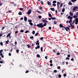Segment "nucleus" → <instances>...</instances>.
<instances>
[{
	"instance_id": "obj_62",
	"label": "nucleus",
	"mask_w": 78,
	"mask_h": 78,
	"mask_svg": "<svg viewBox=\"0 0 78 78\" xmlns=\"http://www.w3.org/2000/svg\"><path fill=\"white\" fill-rule=\"evenodd\" d=\"M34 37H33V36H32V37H30V39H32V38H33Z\"/></svg>"
},
{
	"instance_id": "obj_29",
	"label": "nucleus",
	"mask_w": 78,
	"mask_h": 78,
	"mask_svg": "<svg viewBox=\"0 0 78 78\" xmlns=\"http://www.w3.org/2000/svg\"><path fill=\"white\" fill-rule=\"evenodd\" d=\"M75 21L76 22H78V18H76L75 19Z\"/></svg>"
},
{
	"instance_id": "obj_44",
	"label": "nucleus",
	"mask_w": 78,
	"mask_h": 78,
	"mask_svg": "<svg viewBox=\"0 0 78 78\" xmlns=\"http://www.w3.org/2000/svg\"><path fill=\"white\" fill-rule=\"evenodd\" d=\"M63 5V4H62V3L60 5V8H61V7H62V5Z\"/></svg>"
},
{
	"instance_id": "obj_55",
	"label": "nucleus",
	"mask_w": 78,
	"mask_h": 78,
	"mask_svg": "<svg viewBox=\"0 0 78 78\" xmlns=\"http://www.w3.org/2000/svg\"><path fill=\"white\" fill-rule=\"evenodd\" d=\"M24 31L23 30H21L20 31V32H21V33H23V32Z\"/></svg>"
},
{
	"instance_id": "obj_18",
	"label": "nucleus",
	"mask_w": 78,
	"mask_h": 78,
	"mask_svg": "<svg viewBox=\"0 0 78 78\" xmlns=\"http://www.w3.org/2000/svg\"><path fill=\"white\" fill-rule=\"evenodd\" d=\"M67 51H65L66 52H69V48H68V49H66Z\"/></svg>"
},
{
	"instance_id": "obj_48",
	"label": "nucleus",
	"mask_w": 78,
	"mask_h": 78,
	"mask_svg": "<svg viewBox=\"0 0 78 78\" xmlns=\"http://www.w3.org/2000/svg\"><path fill=\"white\" fill-rule=\"evenodd\" d=\"M38 34H39L38 33H36L35 34V36H37V35Z\"/></svg>"
},
{
	"instance_id": "obj_23",
	"label": "nucleus",
	"mask_w": 78,
	"mask_h": 78,
	"mask_svg": "<svg viewBox=\"0 0 78 78\" xmlns=\"http://www.w3.org/2000/svg\"><path fill=\"white\" fill-rule=\"evenodd\" d=\"M18 14L19 15H21L22 14V12H20L18 13Z\"/></svg>"
},
{
	"instance_id": "obj_14",
	"label": "nucleus",
	"mask_w": 78,
	"mask_h": 78,
	"mask_svg": "<svg viewBox=\"0 0 78 78\" xmlns=\"http://www.w3.org/2000/svg\"><path fill=\"white\" fill-rule=\"evenodd\" d=\"M37 13H38V14H42V12H41V11H37Z\"/></svg>"
},
{
	"instance_id": "obj_38",
	"label": "nucleus",
	"mask_w": 78,
	"mask_h": 78,
	"mask_svg": "<svg viewBox=\"0 0 78 78\" xmlns=\"http://www.w3.org/2000/svg\"><path fill=\"white\" fill-rule=\"evenodd\" d=\"M23 9V8H20V11H22Z\"/></svg>"
},
{
	"instance_id": "obj_24",
	"label": "nucleus",
	"mask_w": 78,
	"mask_h": 78,
	"mask_svg": "<svg viewBox=\"0 0 78 78\" xmlns=\"http://www.w3.org/2000/svg\"><path fill=\"white\" fill-rule=\"evenodd\" d=\"M51 19H52V20H55L56 19V18H53V17H51Z\"/></svg>"
},
{
	"instance_id": "obj_40",
	"label": "nucleus",
	"mask_w": 78,
	"mask_h": 78,
	"mask_svg": "<svg viewBox=\"0 0 78 78\" xmlns=\"http://www.w3.org/2000/svg\"><path fill=\"white\" fill-rule=\"evenodd\" d=\"M58 76L59 78H61V74L58 75Z\"/></svg>"
},
{
	"instance_id": "obj_12",
	"label": "nucleus",
	"mask_w": 78,
	"mask_h": 78,
	"mask_svg": "<svg viewBox=\"0 0 78 78\" xmlns=\"http://www.w3.org/2000/svg\"><path fill=\"white\" fill-rule=\"evenodd\" d=\"M52 11H55V8H51L50 9Z\"/></svg>"
},
{
	"instance_id": "obj_33",
	"label": "nucleus",
	"mask_w": 78,
	"mask_h": 78,
	"mask_svg": "<svg viewBox=\"0 0 78 78\" xmlns=\"http://www.w3.org/2000/svg\"><path fill=\"white\" fill-rule=\"evenodd\" d=\"M27 45L28 46V48H30V47H31V46L30 45L27 44Z\"/></svg>"
},
{
	"instance_id": "obj_51",
	"label": "nucleus",
	"mask_w": 78,
	"mask_h": 78,
	"mask_svg": "<svg viewBox=\"0 0 78 78\" xmlns=\"http://www.w3.org/2000/svg\"><path fill=\"white\" fill-rule=\"evenodd\" d=\"M39 19H41L42 18V16H38Z\"/></svg>"
},
{
	"instance_id": "obj_50",
	"label": "nucleus",
	"mask_w": 78,
	"mask_h": 78,
	"mask_svg": "<svg viewBox=\"0 0 78 78\" xmlns=\"http://www.w3.org/2000/svg\"><path fill=\"white\" fill-rule=\"evenodd\" d=\"M71 61H74V59H73V58H72L71 59Z\"/></svg>"
},
{
	"instance_id": "obj_27",
	"label": "nucleus",
	"mask_w": 78,
	"mask_h": 78,
	"mask_svg": "<svg viewBox=\"0 0 78 78\" xmlns=\"http://www.w3.org/2000/svg\"><path fill=\"white\" fill-rule=\"evenodd\" d=\"M42 7H41L40 6L39 7V9H40V10H41V11H42Z\"/></svg>"
},
{
	"instance_id": "obj_6",
	"label": "nucleus",
	"mask_w": 78,
	"mask_h": 78,
	"mask_svg": "<svg viewBox=\"0 0 78 78\" xmlns=\"http://www.w3.org/2000/svg\"><path fill=\"white\" fill-rule=\"evenodd\" d=\"M40 48V46L39 45H37V47H36L35 48V49L36 50H37V48Z\"/></svg>"
},
{
	"instance_id": "obj_16",
	"label": "nucleus",
	"mask_w": 78,
	"mask_h": 78,
	"mask_svg": "<svg viewBox=\"0 0 78 78\" xmlns=\"http://www.w3.org/2000/svg\"><path fill=\"white\" fill-rule=\"evenodd\" d=\"M28 22H29V23H31L32 22V21L30 19L28 20Z\"/></svg>"
},
{
	"instance_id": "obj_13",
	"label": "nucleus",
	"mask_w": 78,
	"mask_h": 78,
	"mask_svg": "<svg viewBox=\"0 0 78 78\" xmlns=\"http://www.w3.org/2000/svg\"><path fill=\"white\" fill-rule=\"evenodd\" d=\"M11 33H9V34H8V35H7L6 36L7 37H9V36H10V35H11Z\"/></svg>"
},
{
	"instance_id": "obj_43",
	"label": "nucleus",
	"mask_w": 78,
	"mask_h": 78,
	"mask_svg": "<svg viewBox=\"0 0 78 78\" xmlns=\"http://www.w3.org/2000/svg\"><path fill=\"white\" fill-rule=\"evenodd\" d=\"M16 51L17 52V53H19V49H17L16 50Z\"/></svg>"
},
{
	"instance_id": "obj_32",
	"label": "nucleus",
	"mask_w": 78,
	"mask_h": 78,
	"mask_svg": "<svg viewBox=\"0 0 78 78\" xmlns=\"http://www.w3.org/2000/svg\"><path fill=\"white\" fill-rule=\"evenodd\" d=\"M65 11V9L64 8V9H62V12H64Z\"/></svg>"
},
{
	"instance_id": "obj_47",
	"label": "nucleus",
	"mask_w": 78,
	"mask_h": 78,
	"mask_svg": "<svg viewBox=\"0 0 78 78\" xmlns=\"http://www.w3.org/2000/svg\"><path fill=\"white\" fill-rule=\"evenodd\" d=\"M5 28V27H2V30H3Z\"/></svg>"
},
{
	"instance_id": "obj_61",
	"label": "nucleus",
	"mask_w": 78,
	"mask_h": 78,
	"mask_svg": "<svg viewBox=\"0 0 78 78\" xmlns=\"http://www.w3.org/2000/svg\"><path fill=\"white\" fill-rule=\"evenodd\" d=\"M50 63H52V62H53V61H52V60H51L49 61Z\"/></svg>"
},
{
	"instance_id": "obj_57",
	"label": "nucleus",
	"mask_w": 78,
	"mask_h": 78,
	"mask_svg": "<svg viewBox=\"0 0 78 78\" xmlns=\"http://www.w3.org/2000/svg\"><path fill=\"white\" fill-rule=\"evenodd\" d=\"M28 72H29V70L26 71L25 72L26 73H28Z\"/></svg>"
},
{
	"instance_id": "obj_49",
	"label": "nucleus",
	"mask_w": 78,
	"mask_h": 78,
	"mask_svg": "<svg viewBox=\"0 0 78 78\" xmlns=\"http://www.w3.org/2000/svg\"><path fill=\"white\" fill-rule=\"evenodd\" d=\"M66 59H68V60H69V59H70V58H69V57H66Z\"/></svg>"
},
{
	"instance_id": "obj_42",
	"label": "nucleus",
	"mask_w": 78,
	"mask_h": 78,
	"mask_svg": "<svg viewBox=\"0 0 78 78\" xmlns=\"http://www.w3.org/2000/svg\"><path fill=\"white\" fill-rule=\"evenodd\" d=\"M54 22H53V23L54 24H56V23H57V22H56L55 21H54Z\"/></svg>"
},
{
	"instance_id": "obj_37",
	"label": "nucleus",
	"mask_w": 78,
	"mask_h": 78,
	"mask_svg": "<svg viewBox=\"0 0 78 78\" xmlns=\"http://www.w3.org/2000/svg\"><path fill=\"white\" fill-rule=\"evenodd\" d=\"M32 34H35V31H32Z\"/></svg>"
},
{
	"instance_id": "obj_56",
	"label": "nucleus",
	"mask_w": 78,
	"mask_h": 78,
	"mask_svg": "<svg viewBox=\"0 0 78 78\" xmlns=\"http://www.w3.org/2000/svg\"><path fill=\"white\" fill-rule=\"evenodd\" d=\"M59 5H57V9H59Z\"/></svg>"
},
{
	"instance_id": "obj_25",
	"label": "nucleus",
	"mask_w": 78,
	"mask_h": 78,
	"mask_svg": "<svg viewBox=\"0 0 78 78\" xmlns=\"http://www.w3.org/2000/svg\"><path fill=\"white\" fill-rule=\"evenodd\" d=\"M62 28H64L66 30V31H68V30H67V29H66V27L64 26H63Z\"/></svg>"
},
{
	"instance_id": "obj_59",
	"label": "nucleus",
	"mask_w": 78,
	"mask_h": 78,
	"mask_svg": "<svg viewBox=\"0 0 78 78\" xmlns=\"http://www.w3.org/2000/svg\"><path fill=\"white\" fill-rule=\"evenodd\" d=\"M52 5H53V6H56V4H52Z\"/></svg>"
},
{
	"instance_id": "obj_64",
	"label": "nucleus",
	"mask_w": 78,
	"mask_h": 78,
	"mask_svg": "<svg viewBox=\"0 0 78 78\" xmlns=\"http://www.w3.org/2000/svg\"><path fill=\"white\" fill-rule=\"evenodd\" d=\"M76 16H78V12L76 13Z\"/></svg>"
},
{
	"instance_id": "obj_20",
	"label": "nucleus",
	"mask_w": 78,
	"mask_h": 78,
	"mask_svg": "<svg viewBox=\"0 0 78 78\" xmlns=\"http://www.w3.org/2000/svg\"><path fill=\"white\" fill-rule=\"evenodd\" d=\"M43 27H45V26H46V25H47V23H44V24H43Z\"/></svg>"
},
{
	"instance_id": "obj_15",
	"label": "nucleus",
	"mask_w": 78,
	"mask_h": 78,
	"mask_svg": "<svg viewBox=\"0 0 78 78\" xmlns=\"http://www.w3.org/2000/svg\"><path fill=\"white\" fill-rule=\"evenodd\" d=\"M68 4L69 5H73V4L72 3H71V2H69L68 3Z\"/></svg>"
},
{
	"instance_id": "obj_9",
	"label": "nucleus",
	"mask_w": 78,
	"mask_h": 78,
	"mask_svg": "<svg viewBox=\"0 0 78 78\" xmlns=\"http://www.w3.org/2000/svg\"><path fill=\"white\" fill-rule=\"evenodd\" d=\"M47 3V4H48V5H51V2H49V1H48Z\"/></svg>"
},
{
	"instance_id": "obj_39",
	"label": "nucleus",
	"mask_w": 78,
	"mask_h": 78,
	"mask_svg": "<svg viewBox=\"0 0 78 78\" xmlns=\"http://www.w3.org/2000/svg\"><path fill=\"white\" fill-rule=\"evenodd\" d=\"M12 3L14 6H16V3H15L14 2H13Z\"/></svg>"
},
{
	"instance_id": "obj_53",
	"label": "nucleus",
	"mask_w": 78,
	"mask_h": 78,
	"mask_svg": "<svg viewBox=\"0 0 78 78\" xmlns=\"http://www.w3.org/2000/svg\"><path fill=\"white\" fill-rule=\"evenodd\" d=\"M3 62L2 61H0V64H3Z\"/></svg>"
},
{
	"instance_id": "obj_36",
	"label": "nucleus",
	"mask_w": 78,
	"mask_h": 78,
	"mask_svg": "<svg viewBox=\"0 0 78 78\" xmlns=\"http://www.w3.org/2000/svg\"><path fill=\"white\" fill-rule=\"evenodd\" d=\"M60 2H57V5H60Z\"/></svg>"
},
{
	"instance_id": "obj_8",
	"label": "nucleus",
	"mask_w": 78,
	"mask_h": 78,
	"mask_svg": "<svg viewBox=\"0 0 78 78\" xmlns=\"http://www.w3.org/2000/svg\"><path fill=\"white\" fill-rule=\"evenodd\" d=\"M0 56L1 57H2V58H4V56H3V54L2 53H1L0 54Z\"/></svg>"
},
{
	"instance_id": "obj_46",
	"label": "nucleus",
	"mask_w": 78,
	"mask_h": 78,
	"mask_svg": "<svg viewBox=\"0 0 78 78\" xmlns=\"http://www.w3.org/2000/svg\"><path fill=\"white\" fill-rule=\"evenodd\" d=\"M41 5H44V2L42 1H41Z\"/></svg>"
},
{
	"instance_id": "obj_2",
	"label": "nucleus",
	"mask_w": 78,
	"mask_h": 78,
	"mask_svg": "<svg viewBox=\"0 0 78 78\" xmlns=\"http://www.w3.org/2000/svg\"><path fill=\"white\" fill-rule=\"evenodd\" d=\"M78 9V7L75 6L73 8V11H75V10L76 9Z\"/></svg>"
},
{
	"instance_id": "obj_58",
	"label": "nucleus",
	"mask_w": 78,
	"mask_h": 78,
	"mask_svg": "<svg viewBox=\"0 0 78 78\" xmlns=\"http://www.w3.org/2000/svg\"><path fill=\"white\" fill-rule=\"evenodd\" d=\"M23 17H21L20 18V20H23Z\"/></svg>"
},
{
	"instance_id": "obj_10",
	"label": "nucleus",
	"mask_w": 78,
	"mask_h": 78,
	"mask_svg": "<svg viewBox=\"0 0 78 78\" xmlns=\"http://www.w3.org/2000/svg\"><path fill=\"white\" fill-rule=\"evenodd\" d=\"M66 30H68V31H70V28H69V27H66Z\"/></svg>"
},
{
	"instance_id": "obj_3",
	"label": "nucleus",
	"mask_w": 78,
	"mask_h": 78,
	"mask_svg": "<svg viewBox=\"0 0 78 78\" xmlns=\"http://www.w3.org/2000/svg\"><path fill=\"white\" fill-rule=\"evenodd\" d=\"M31 13V10L30 9L27 12V14L30 15Z\"/></svg>"
},
{
	"instance_id": "obj_4",
	"label": "nucleus",
	"mask_w": 78,
	"mask_h": 78,
	"mask_svg": "<svg viewBox=\"0 0 78 78\" xmlns=\"http://www.w3.org/2000/svg\"><path fill=\"white\" fill-rule=\"evenodd\" d=\"M36 45H39V40H37L36 41Z\"/></svg>"
},
{
	"instance_id": "obj_35",
	"label": "nucleus",
	"mask_w": 78,
	"mask_h": 78,
	"mask_svg": "<svg viewBox=\"0 0 78 78\" xmlns=\"http://www.w3.org/2000/svg\"><path fill=\"white\" fill-rule=\"evenodd\" d=\"M53 3H56V1H54L52 2Z\"/></svg>"
},
{
	"instance_id": "obj_45",
	"label": "nucleus",
	"mask_w": 78,
	"mask_h": 78,
	"mask_svg": "<svg viewBox=\"0 0 78 78\" xmlns=\"http://www.w3.org/2000/svg\"><path fill=\"white\" fill-rule=\"evenodd\" d=\"M54 73H56V72H57V70H54Z\"/></svg>"
},
{
	"instance_id": "obj_17",
	"label": "nucleus",
	"mask_w": 78,
	"mask_h": 78,
	"mask_svg": "<svg viewBox=\"0 0 78 78\" xmlns=\"http://www.w3.org/2000/svg\"><path fill=\"white\" fill-rule=\"evenodd\" d=\"M48 16H49V17H52V16L50 13L48 14Z\"/></svg>"
},
{
	"instance_id": "obj_41",
	"label": "nucleus",
	"mask_w": 78,
	"mask_h": 78,
	"mask_svg": "<svg viewBox=\"0 0 78 78\" xmlns=\"http://www.w3.org/2000/svg\"><path fill=\"white\" fill-rule=\"evenodd\" d=\"M41 51H43V48H42V47H41Z\"/></svg>"
},
{
	"instance_id": "obj_31",
	"label": "nucleus",
	"mask_w": 78,
	"mask_h": 78,
	"mask_svg": "<svg viewBox=\"0 0 78 78\" xmlns=\"http://www.w3.org/2000/svg\"><path fill=\"white\" fill-rule=\"evenodd\" d=\"M29 31L27 30L24 33H29Z\"/></svg>"
},
{
	"instance_id": "obj_26",
	"label": "nucleus",
	"mask_w": 78,
	"mask_h": 78,
	"mask_svg": "<svg viewBox=\"0 0 78 78\" xmlns=\"http://www.w3.org/2000/svg\"><path fill=\"white\" fill-rule=\"evenodd\" d=\"M71 27L72 29H73V28H75V26H74V25H73Z\"/></svg>"
},
{
	"instance_id": "obj_52",
	"label": "nucleus",
	"mask_w": 78,
	"mask_h": 78,
	"mask_svg": "<svg viewBox=\"0 0 78 78\" xmlns=\"http://www.w3.org/2000/svg\"><path fill=\"white\" fill-rule=\"evenodd\" d=\"M57 69H61V67L59 66H58L57 67Z\"/></svg>"
},
{
	"instance_id": "obj_1",
	"label": "nucleus",
	"mask_w": 78,
	"mask_h": 78,
	"mask_svg": "<svg viewBox=\"0 0 78 78\" xmlns=\"http://www.w3.org/2000/svg\"><path fill=\"white\" fill-rule=\"evenodd\" d=\"M43 24V23H42L38 24L37 25V27L38 28H44V25Z\"/></svg>"
},
{
	"instance_id": "obj_22",
	"label": "nucleus",
	"mask_w": 78,
	"mask_h": 78,
	"mask_svg": "<svg viewBox=\"0 0 78 78\" xmlns=\"http://www.w3.org/2000/svg\"><path fill=\"white\" fill-rule=\"evenodd\" d=\"M37 57V58H40V55H39V54H37V55L36 56Z\"/></svg>"
},
{
	"instance_id": "obj_63",
	"label": "nucleus",
	"mask_w": 78,
	"mask_h": 78,
	"mask_svg": "<svg viewBox=\"0 0 78 78\" xmlns=\"http://www.w3.org/2000/svg\"><path fill=\"white\" fill-rule=\"evenodd\" d=\"M78 22L77 21H76V22L75 23V24H78Z\"/></svg>"
},
{
	"instance_id": "obj_54",
	"label": "nucleus",
	"mask_w": 78,
	"mask_h": 78,
	"mask_svg": "<svg viewBox=\"0 0 78 78\" xmlns=\"http://www.w3.org/2000/svg\"><path fill=\"white\" fill-rule=\"evenodd\" d=\"M0 44L1 45H3V42H1L0 43Z\"/></svg>"
},
{
	"instance_id": "obj_21",
	"label": "nucleus",
	"mask_w": 78,
	"mask_h": 78,
	"mask_svg": "<svg viewBox=\"0 0 78 78\" xmlns=\"http://www.w3.org/2000/svg\"><path fill=\"white\" fill-rule=\"evenodd\" d=\"M73 17L74 18H77V17H78V16H76V15H74L73 16Z\"/></svg>"
},
{
	"instance_id": "obj_30",
	"label": "nucleus",
	"mask_w": 78,
	"mask_h": 78,
	"mask_svg": "<svg viewBox=\"0 0 78 78\" xmlns=\"http://www.w3.org/2000/svg\"><path fill=\"white\" fill-rule=\"evenodd\" d=\"M29 24H30V25L31 26H33V23H32L31 22V23H29Z\"/></svg>"
},
{
	"instance_id": "obj_60",
	"label": "nucleus",
	"mask_w": 78,
	"mask_h": 78,
	"mask_svg": "<svg viewBox=\"0 0 78 78\" xmlns=\"http://www.w3.org/2000/svg\"><path fill=\"white\" fill-rule=\"evenodd\" d=\"M48 28H49V30H50L51 29V27H49Z\"/></svg>"
},
{
	"instance_id": "obj_5",
	"label": "nucleus",
	"mask_w": 78,
	"mask_h": 78,
	"mask_svg": "<svg viewBox=\"0 0 78 78\" xmlns=\"http://www.w3.org/2000/svg\"><path fill=\"white\" fill-rule=\"evenodd\" d=\"M42 22H45V23H47V22H48V21L46 20H42Z\"/></svg>"
},
{
	"instance_id": "obj_11",
	"label": "nucleus",
	"mask_w": 78,
	"mask_h": 78,
	"mask_svg": "<svg viewBox=\"0 0 78 78\" xmlns=\"http://www.w3.org/2000/svg\"><path fill=\"white\" fill-rule=\"evenodd\" d=\"M69 15H70L71 16H73V13H72V12H70L69 13Z\"/></svg>"
},
{
	"instance_id": "obj_28",
	"label": "nucleus",
	"mask_w": 78,
	"mask_h": 78,
	"mask_svg": "<svg viewBox=\"0 0 78 78\" xmlns=\"http://www.w3.org/2000/svg\"><path fill=\"white\" fill-rule=\"evenodd\" d=\"M70 17H71V16H69L67 17V18L69 19H70Z\"/></svg>"
},
{
	"instance_id": "obj_7",
	"label": "nucleus",
	"mask_w": 78,
	"mask_h": 78,
	"mask_svg": "<svg viewBox=\"0 0 78 78\" xmlns=\"http://www.w3.org/2000/svg\"><path fill=\"white\" fill-rule=\"evenodd\" d=\"M24 21H27V17H26V16H24Z\"/></svg>"
},
{
	"instance_id": "obj_34",
	"label": "nucleus",
	"mask_w": 78,
	"mask_h": 78,
	"mask_svg": "<svg viewBox=\"0 0 78 78\" xmlns=\"http://www.w3.org/2000/svg\"><path fill=\"white\" fill-rule=\"evenodd\" d=\"M8 42H9V40H7L5 42V44H8Z\"/></svg>"
},
{
	"instance_id": "obj_19",
	"label": "nucleus",
	"mask_w": 78,
	"mask_h": 78,
	"mask_svg": "<svg viewBox=\"0 0 78 78\" xmlns=\"http://www.w3.org/2000/svg\"><path fill=\"white\" fill-rule=\"evenodd\" d=\"M59 27H61V28H62V27H63V25H62L61 24H60Z\"/></svg>"
}]
</instances>
